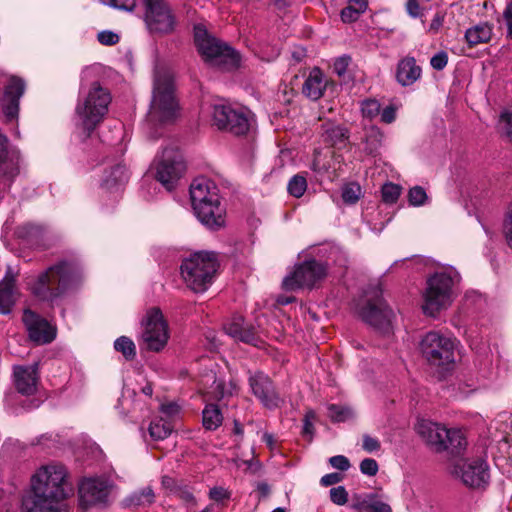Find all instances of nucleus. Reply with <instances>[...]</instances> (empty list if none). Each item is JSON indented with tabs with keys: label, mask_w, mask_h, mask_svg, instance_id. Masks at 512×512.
Masks as SVG:
<instances>
[{
	"label": "nucleus",
	"mask_w": 512,
	"mask_h": 512,
	"mask_svg": "<svg viewBox=\"0 0 512 512\" xmlns=\"http://www.w3.org/2000/svg\"><path fill=\"white\" fill-rule=\"evenodd\" d=\"M179 116V103L175 96L174 78L170 69L157 65L154 69L153 91L146 115L148 133L157 139L158 128L173 124Z\"/></svg>",
	"instance_id": "obj_1"
},
{
	"label": "nucleus",
	"mask_w": 512,
	"mask_h": 512,
	"mask_svg": "<svg viewBox=\"0 0 512 512\" xmlns=\"http://www.w3.org/2000/svg\"><path fill=\"white\" fill-rule=\"evenodd\" d=\"M81 267L76 259H62L42 271L31 283L32 294L40 301L55 303L79 280Z\"/></svg>",
	"instance_id": "obj_2"
},
{
	"label": "nucleus",
	"mask_w": 512,
	"mask_h": 512,
	"mask_svg": "<svg viewBox=\"0 0 512 512\" xmlns=\"http://www.w3.org/2000/svg\"><path fill=\"white\" fill-rule=\"evenodd\" d=\"M190 198L198 220L210 230L225 225V208L221 205L218 188L206 178L198 177L190 185Z\"/></svg>",
	"instance_id": "obj_3"
},
{
	"label": "nucleus",
	"mask_w": 512,
	"mask_h": 512,
	"mask_svg": "<svg viewBox=\"0 0 512 512\" xmlns=\"http://www.w3.org/2000/svg\"><path fill=\"white\" fill-rule=\"evenodd\" d=\"M218 267L216 253L196 252L182 261L180 272L188 288L202 293L213 283Z\"/></svg>",
	"instance_id": "obj_4"
},
{
	"label": "nucleus",
	"mask_w": 512,
	"mask_h": 512,
	"mask_svg": "<svg viewBox=\"0 0 512 512\" xmlns=\"http://www.w3.org/2000/svg\"><path fill=\"white\" fill-rule=\"evenodd\" d=\"M417 432L427 446L437 453L447 452L451 456H459L467 446L466 437L461 430L447 429L429 420L420 421Z\"/></svg>",
	"instance_id": "obj_5"
},
{
	"label": "nucleus",
	"mask_w": 512,
	"mask_h": 512,
	"mask_svg": "<svg viewBox=\"0 0 512 512\" xmlns=\"http://www.w3.org/2000/svg\"><path fill=\"white\" fill-rule=\"evenodd\" d=\"M357 311L361 319L381 333L391 329L394 312L383 298L380 284L370 285L358 303Z\"/></svg>",
	"instance_id": "obj_6"
},
{
	"label": "nucleus",
	"mask_w": 512,
	"mask_h": 512,
	"mask_svg": "<svg viewBox=\"0 0 512 512\" xmlns=\"http://www.w3.org/2000/svg\"><path fill=\"white\" fill-rule=\"evenodd\" d=\"M111 96L107 89L94 82L88 94L76 107L81 125L89 137L108 112Z\"/></svg>",
	"instance_id": "obj_7"
},
{
	"label": "nucleus",
	"mask_w": 512,
	"mask_h": 512,
	"mask_svg": "<svg viewBox=\"0 0 512 512\" xmlns=\"http://www.w3.org/2000/svg\"><path fill=\"white\" fill-rule=\"evenodd\" d=\"M194 42L199 53L209 61L223 64L227 68H236L240 63V55L231 47L223 45L209 35L202 24L194 26Z\"/></svg>",
	"instance_id": "obj_8"
},
{
	"label": "nucleus",
	"mask_w": 512,
	"mask_h": 512,
	"mask_svg": "<svg viewBox=\"0 0 512 512\" xmlns=\"http://www.w3.org/2000/svg\"><path fill=\"white\" fill-rule=\"evenodd\" d=\"M453 285L454 277L447 272H437L428 278L423 305L426 315L434 317L451 303Z\"/></svg>",
	"instance_id": "obj_9"
},
{
	"label": "nucleus",
	"mask_w": 512,
	"mask_h": 512,
	"mask_svg": "<svg viewBox=\"0 0 512 512\" xmlns=\"http://www.w3.org/2000/svg\"><path fill=\"white\" fill-rule=\"evenodd\" d=\"M32 488H42L41 491L66 499L72 493V487L67 481V470L59 463L41 467L31 478Z\"/></svg>",
	"instance_id": "obj_10"
},
{
	"label": "nucleus",
	"mask_w": 512,
	"mask_h": 512,
	"mask_svg": "<svg viewBox=\"0 0 512 512\" xmlns=\"http://www.w3.org/2000/svg\"><path fill=\"white\" fill-rule=\"evenodd\" d=\"M423 357L434 366L454 363L455 339L439 332H428L420 342Z\"/></svg>",
	"instance_id": "obj_11"
},
{
	"label": "nucleus",
	"mask_w": 512,
	"mask_h": 512,
	"mask_svg": "<svg viewBox=\"0 0 512 512\" xmlns=\"http://www.w3.org/2000/svg\"><path fill=\"white\" fill-rule=\"evenodd\" d=\"M144 21L148 31L156 35H168L175 30L176 18L166 0H142Z\"/></svg>",
	"instance_id": "obj_12"
},
{
	"label": "nucleus",
	"mask_w": 512,
	"mask_h": 512,
	"mask_svg": "<svg viewBox=\"0 0 512 512\" xmlns=\"http://www.w3.org/2000/svg\"><path fill=\"white\" fill-rule=\"evenodd\" d=\"M452 474L472 489H484L490 481V469L482 457L461 460L453 466Z\"/></svg>",
	"instance_id": "obj_13"
},
{
	"label": "nucleus",
	"mask_w": 512,
	"mask_h": 512,
	"mask_svg": "<svg viewBox=\"0 0 512 512\" xmlns=\"http://www.w3.org/2000/svg\"><path fill=\"white\" fill-rule=\"evenodd\" d=\"M213 122L219 130L236 136L247 134L251 127V118L247 111L225 104L214 106Z\"/></svg>",
	"instance_id": "obj_14"
},
{
	"label": "nucleus",
	"mask_w": 512,
	"mask_h": 512,
	"mask_svg": "<svg viewBox=\"0 0 512 512\" xmlns=\"http://www.w3.org/2000/svg\"><path fill=\"white\" fill-rule=\"evenodd\" d=\"M185 171L183 156L176 148H165L156 165V179L172 191Z\"/></svg>",
	"instance_id": "obj_15"
},
{
	"label": "nucleus",
	"mask_w": 512,
	"mask_h": 512,
	"mask_svg": "<svg viewBox=\"0 0 512 512\" xmlns=\"http://www.w3.org/2000/svg\"><path fill=\"white\" fill-rule=\"evenodd\" d=\"M325 275L326 266L323 263L315 259L307 260L298 265L293 273L283 279L282 286L286 291H294L302 287L311 288Z\"/></svg>",
	"instance_id": "obj_16"
},
{
	"label": "nucleus",
	"mask_w": 512,
	"mask_h": 512,
	"mask_svg": "<svg viewBox=\"0 0 512 512\" xmlns=\"http://www.w3.org/2000/svg\"><path fill=\"white\" fill-rule=\"evenodd\" d=\"M144 331L142 338L146 344V348L159 352L167 344L168 326L158 307L149 309L144 320Z\"/></svg>",
	"instance_id": "obj_17"
},
{
	"label": "nucleus",
	"mask_w": 512,
	"mask_h": 512,
	"mask_svg": "<svg viewBox=\"0 0 512 512\" xmlns=\"http://www.w3.org/2000/svg\"><path fill=\"white\" fill-rule=\"evenodd\" d=\"M42 488H32L23 495L22 512H69L65 499L53 493H45Z\"/></svg>",
	"instance_id": "obj_18"
},
{
	"label": "nucleus",
	"mask_w": 512,
	"mask_h": 512,
	"mask_svg": "<svg viewBox=\"0 0 512 512\" xmlns=\"http://www.w3.org/2000/svg\"><path fill=\"white\" fill-rule=\"evenodd\" d=\"M248 381L252 394L265 408L271 410L281 406L283 399L276 391L272 379L267 374L257 371L250 375Z\"/></svg>",
	"instance_id": "obj_19"
},
{
	"label": "nucleus",
	"mask_w": 512,
	"mask_h": 512,
	"mask_svg": "<svg viewBox=\"0 0 512 512\" xmlns=\"http://www.w3.org/2000/svg\"><path fill=\"white\" fill-rule=\"evenodd\" d=\"M25 91V82L23 79L12 76L5 87L4 95L1 100L2 110L7 120L12 121L17 118L19 113V101Z\"/></svg>",
	"instance_id": "obj_20"
},
{
	"label": "nucleus",
	"mask_w": 512,
	"mask_h": 512,
	"mask_svg": "<svg viewBox=\"0 0 512 512\" xmlns=\"http://www.w3.org/2000/svg\"><path fill=\"white\" fill-rule=\"evenodd\" d=\"M23 322L27 328L29 338L36 343H50L55 338V332L49 323L37 315L35 312L27 309L23 313Z\"/></svg>",
	"instance_id": "obj_21"
},
{
	"label": "nucleus",
	"mask_w": 512,
	"mask_h": 512,
	"mask_svg": "<svg viewBox=\"0 0 512 512\" xmlns=\"http://www.w3.org/2000/svg\"><path fill=\"white\" fill-rule=\"evenodd\" d=\"M108 494V485L101 479H86L79 486L80 500L85 506L105 502Z\"/></svg>",
	"instance_id": "obj_22"
},
{
	"label": "nucleus",
	"mask_w": 512,
	"mask_h": 512,
	"mask_svg": "<svg viewBox=\"0 0 512 512\" xmlns=\"http://www.w3.org/2000/svg\"><path fill=\"white\" fill-rule=\"evenodd\" d=\"M350 137L348 128L343 125L327 122L321 125V139L330 146L337 149L346 147Z\"/></svg>",
	"instance_id": "obj_23"
},
{
	"label": "nucleus",
	"mask_w": 512,
	"mask_h": 512,
	"mask_svg": "<svg viewBox=\"0 0 512 512\" xmlns=\"http://www.w3.org/2000/svg\"><path fill=\"white\" fill-rule=\"evenodd\" d=\"M422 68L417 65L414 57L406 56L401 59L396 68V80L403 86H410L421 78Z\"/></svg>",
	"instance_id": "obj_24"
},
{
	"label": "nucleus",
	"mask_w": 512,
	"mask_h": 512,
	"mask_svg": "<svg viewBox=\"0 0 512 512\" xmlns=\"http://www.w3.org/2000/svg\"><path fill=\"white\" fill-rule=\"evenodd\" d=\"M327 84L328 80L322 70L314 67L303 83L302 93L310 100L316 101L323 96Z\"/></svg>",
	"instance_id": "obj_25"
},
{
	"label": "nucleus",
	"mask_w": 512,
	"mask_h": 512,
	"mask_svg": "<svg viewBox=\"0 0 512 512\" xmlns=\"http://www.w3.org/2000/svg\"><path fill=\"white\" fill-rule=\"evenodd\" d=\"M15 387L23 395H31L36 391L37 370L35 367H16L14 369Z\"/></svg>",
	"instance_id": "obj_26"
},
{
	"label": "nucleus",
	"mask_w": 512,
	"mask_h": 512,
	"mask_svg": "<svg viewBox=\"0 0 512 512\" xmlns=\"http://www.w3.org/2000/svg\"><path fill=\"white\" fill-rule=\"evenodd\" d=\"M225 329L228 335L246 344L258 346L260 342L255 328L251 325L244 326L241 317L234 319Z\"/></svg>",
	"instance_id": "obj_27"
},
{
	"label": "nucleus",
	"mask_w": 512,
	"mask_h": 512,
	"mask_svg": "<svg viewBox=\"0 0 512 512\" xmlns=\"http://www.w3.org/2000/svg\"><path fill=\"white\" fill-rule=\"evenodd\" d=\"M15 303V275L9 269L0 282V314H9Z\"/></svg>",
	"instance_id": "obj_28"
},
{
	"label": "nucleus",
	"mask_w": 512,
	"mask_h": 512,
	"mask_svg": "<svg viewBox=\"0 0 512 512\" xmlns=\"http://www.w3.org/2000/svg\"><path fill=\"white\" fill-rule=\"evenodd\" d=\"M129 179V173L125 165L116 164L110 170L105 172L102 186L108 190L124 185Z\"/></svg>",
	"instance_id": "obj_29"
},
{
	"label": "nucleus",
	"mask_w": 512,
	"mask_h": 512,
	"mask_svg": "<svg viewBox=\"0 0 512 512\" xmlns=\"http://www.w3.org/2000/svg\"><path fill=\"white\" fill-rule=\"evenodd\" d=\"M492 36V27L488 23H481L469 28L465 33V39L469 46L487 43Z\"/></svg>",
	"instance_id": "obj_30"
},
{
	"label": "nucleus",
	"mask_w": 512,
	"mask_h": 512,
	"mask_svg": "<svg viewBox=\"0 0 512 512\" xmlns=\"http://www.w3.org/2000/svg\"><path fill=\"white\" fill-rule=\"evenodd\" d=\"M367 8V0H348V5L341 10V20L344 23H353L359 19Z\"/></svg>",
	"instance_id": "obj_31"
},
{
	"label": "nucleus",
	"mask_w": 512,
	"mask_h": 512,
	"mask_svg": "<svg viewBox=\"0 0 512 512\" xmlns=\"http://www.w3.org/2000/svg\"><path fill=\"white\" fill-rule=\"evenodd\" d=\"M154 492L151 487H145L139 491L132 493L124 499L125 507L146 506L154 502Z\"/></svg>",
	"instance_id": "obj_32"
},
{
	"label": "nucleus",
	"mask_w": 512,
	"mask_h": 512,
	"mask_svg": "<svg viewBox=\"0 0 512 512\" xmlns=\"http://www.w3.org/2000/svg\"><path fill=\"white\" fill-rule=\"evenodd\" d=\"M383 134L375 127L370 128L365 133L364 151L368 155L376 156L382 146Z\"/></svg>",
	"instance_id": "obj_33"
},
{
	"label": "nucleus",
	"mask_w": 512,
	"mask_h": 512,
	"mask_svg": "<svg viewBox=\"0 0 512 512\" xmlns=\"http://www.w3.org/2000/svg\"><path fill=\"white\" fill-rule=\"evenodd\" d=\"M203 426L207 430L217 429L223 420L219 407L215 404H207L202 412Z\"/></svg>",
	"instance_id": "obj_34"
},
{
	"label": "nucleus",
	"mask_w": 512,
	"mask_h": 512,
	"mask_svg": "<svg viewBox=\"0 0 512 512\" xmlns=\"http://www.w3.org/2000/svg\"><path fill=\"white\" fill-rule=\"evenodd\" d=\"M149 435L153 440L159 441L167 438L172 432V426L163 419H157L150 423Z\"/></svg>",
	"instance_id": "obj_35"
},
{
	"label": "nucleus",
	"mask_w": 512,
	"mask_h": 512,
	"mask_svg": "<svg viewBox=\"0 0 512 512\" xmlns=\"http://www.w3.org/2000/svg\"><path fill=\"white\" fill-rule=\"evenodd\" d=\"M114 348L120 352L126 360H133L136 356V347L134 342L126 336L117 338L114 342Z\"/></svg>",
	"instance_id": "obj_36"
},
{
	"label": "nucleus",
	"mask_w": 512,
	"mask_h": 512,
	"mask_svg": "<svg viewBox=\"0 0 512 512\" xmlns=\"http://www.w3.org/2000/svg\"><path fill=\"white\" fill-rule=\"evenodd\" d=\"M307 189V180L301 174L294 175L288 182V193L296 198H300Z\"/></svg>",
	"instance_id": "obj_37"
},
{
	"label": "nucleus",
	"mask_w": 512,
	"mask_h": 512,
	"mask_svg": "<svg viewBox=\"0 0 512 512\" xmlns=\"http://www.w3.org/2000/svg\"><path fill=\"white\" fill-rule=\"evenodd\" d=\"M382 200L386 204H394L401 194V187L394 183H385L381 189Z\"/></svg>",
	"instance_id": "obj_38"
},
{
	"label": "nucleus",
	"mask_w": 512,
	"mask_h": 512,
	"mask_svg": "<svg viewBox=\"0 0 512 512\" xmlns=\"http://www.w3.org/2000/svg\"><path fill=\"white\" fill-rule=\"evenodd\" d=\"M327 409L328 417L333 422H344L352 415L349 408L337 404H330Z\"/></svg>",
	"instance_id": "obj_39"
},
{
	"label": "nucleus",
	"mask_w": 512,
	"mask_h": 512,
	"mask_svg": "<svg viewBox=\"0 0 512 512\" xmlns=\"http://www.w3.org/2000/svg\"><path fill=\"white\" fill-rule=\"evenodd\" d=\"M361 195V187L357 183H349L342 189V199L346 204H355Z\"/></svg>",
	"instance_id": "obj_40"
},
{
	"label": "nucleus",
	"mask_w": 512,
	"mask_h": 512,
	"mask_svg": "<svg viewBox=\"0 0 512 512\" xmlns=\"http://www.w3.org/2000/svg\"><path fill=\"white\" fill-rule=\"evenodd\" d=\"M367 512H392L389 504L383 502L377 493H370Z\"/></svg>",
	"instance_id": "obj_41"
},
{
	"label": "nucleus",
	"mask_w": 512,
	"mask_h": 512,
	"mask_svg": "<svg viewBox=\"0 0 512 512\" xmlns=\"http://www.w3.org/2000/svg\"><path fill=\"white\" fill-rule=\"evenodd\" d=\"M381 110L380 103L375 99L364 100L361 104L362 115L366 118L373 119L379 115Z\"/></svg>",
	"instance_id": "obj_42"
},
{
	"label": "nucleus",
	"mask_w": 512,
	"mask_h": 512,
	"mask_svg": "<svg viewBox=\"0 0 512 512\" xmlns=\"http://www.w3.org/2000/svg\"><path fill=\"white\" fill-rule=\"evenodd\" d=\"M102 4L110 6L112 8L125 11L133 12L136 9V0H99Z\"/></svg>",
	"instance_id": "obj_43"
},
{
	"label": "nucleus",
	"mask_w": 512,
	"mask_h": 512,
	"mask_svg": "<svg viewBox=\"0 0 512 512\" xmlns=\"http://www.w3.org/2000/svg\"><path fill=\"white\" fill-rule=\"evenodd\" d=\"M427 200V194L421 186H414L409 190L408 201L412 206H421Z\"/></svg>",
	"instance_id": "obj_44"
},
{
	"label": "nucleus",
	"mask_w": 512,
	"mask_h": 512,
	"mask_svg": "<svg viewBox=\"0 0 512 512\" xmlns=\"http://www.w3.org/2000/svg\"><path fill=\"white\" fill-rule=\"evenodd\" d=\"M316 418V414L314 411L309 410L306 412L304 419H303V428H302V435L304 437H308L309 441L312 440L314 435V425L313 421Z\"/></svg>",
	"instance_id": "obj_45"
},
{
	"label": "nucleus",
	"mask_w": 512,
	"mask_h": 512,
	"mask_svg": "<svg viewBox=\"0 0 512 512\" xmlns=\"http://www.w3.org/2000/svg\"><path fill=\"white\" fill-rule=\"evenodd\" d=\"M330 499L336 505H344L348 501V492L344 486H338L330 489Z\"/></svg>",
	"instance_id": "obj_46"
},
{
	"label": "nucleus",
	"mask_w": 512,
	"mask_h": 512,
	"mask_svg": "<svg viewBox=\"0 0 512 512\" xmlns=\"http://www.w3.org/2000/svg\"><path fill=\"white\" fill-rule=\"evenodd\" d=\"M379 466L375 459L365 458L360 463V471L367 476H375L378 473Z\"/></svg>",
	"instance_id": "obj_47"
},
{
	"label": "nucleus",
	"mask_w": 512,
	"mask_h": 512,
	"mask_svg": "<svg viewBox=\"0 0 512 512\" xmlns=\"http://www.w3.org/2000/svg\"><path fill=\"white\" fill-rule=\"evenodd\" d=\"M368 498H370V493L353 495L351 508L354 510L367 512L368 504H369Z\"/></svg>",
	"instance_id": "obj_48"
},
{
	"label": "nucleus",
	"mask_w": 512,
	"mask_h": 512,
	"mask_svg": "<svg viewBox=\"0 0 512 512\" xmlns=\"http://www.w3.org/2000/svg\"><path fill=\"white\" fill-rule=\"evenodd\" d=\"M350 62H351V57L348 55H343L341 57H338L337 59H335V61L333 63V71L338 76H343L346 73Z\"/></svg>",
	"instance_id": "obj_49"
},
{
	"label": "nucleus",
	"mask_w": 512,
	"mask_h": 512,
	"mask_svg": "<svg viewBox=\"0 0 512 512\" xmlns=\"http://www.w3.org/2000/svg\"><path fill=\"white\" fill-rule=\"evenodd\" d=\"M448 63V55L445 51H440L436 53L432 58L430 59V64L433 69L437 71L443 70Z\"/></svg>",
	"instance_id": "obj_50"
},
{
	"label": "nucleus",
	"mask_w": 512,
	"mask_h": 512,
	"mask_svg": "<svg viewBox=\"0 0 512 512\" xmlns=\"http://www.w3.org/2000/svg\"><path fill=\"white\" fill-rule=\"evenodd\" d=\"M97 39L101 44L111 46L117 44L120 37L112 31L105 30L98 33Z\"/></svg>",
	"instance_id": "obj_51"
},
{
	"label": "nucleus",
	"mask_w": 512,
	"mask_h": 512,
	"mask_svg": "<svg viewBox=\"0 0 512 512\" xmlns=\"http://www.w3.org/2000/svg\"><path fill=\"white\" fill-rule=\"evenodd\" d=\"M174 495L186 504L195 505L196 500L192 491L187 486H180L175 490Z\"/></svg>",
	"instance_id": "obj_52"
},
{
	"label": "nucleus",
	"mask_w": 512,
	"mask_h": 512,
	"mask_svg": "<svg viewBox=\"0 0 512 512\" xmlns=\"http://www.w3.org/2000/svg\"><path fill=\"white\" fill-rule=\"evenodd\" d=\"M362 440V448L368 453L378 451L381 447L380 441L368 434H364Z\"/></svg>",
	"instance_id": "obj_53"
},
{
	"label": "nucleus",
	"mask_w": 512,
	"mask_h": 512,
	"mask_svg": "<svg viewBox=\"0 0 512 512\" xmlns=\"http://www.w3.org/2000/svg\"><path fill=\"white\" fill-rule=\"evenodd\" d=\"M330 465L340 471H347L350 468V461L346 456L336 455L329 459Z\"/></svg>",
	"instance_id": "obj_54"
},
{
	"label": "nucleus",
	"mask_w": 512,
	"mask_h": 512,
	"mask_svg": "<svg viewBox=\"0 0 512 512\" xmlns=\"http://www.w3.org/2000/svg\"><path fill=\"white\" fill-rule=\"evenodd\" d=\"M342 480H343V475L340 473L334 472V473H329V474L324 475L320 480V484L322 486L328 487L331 485H335V484L341 482Z\"/></svg>",
	"instance_id": "obj_55"
},
{
	"label": "nucleus",
	"mask_w": 512,
	"mask_h": 512,
	"mask_svg": "<svg viewBox=\"0 0 512 512\" xmlns=\"http://www.w3.org/2000/svg\"><path fill=\"white\" fill-rule=\"evenodd\" d=\"M406 10L407 13L413 18H417L422 15L418 0H407Z\"/></svg>",
	"instance_id": "obj_56"
},
{
	"label": "nucleus",
	"mask_w": 512,
	"mask_h": 512,
	"mask_svg": "<svg viewBox=\"0 0 512 512\" xmlns=\"http://www.w3.org/2000/svg\"><path fill=\"white\" fill-rule=\"evenodd\" d=\"M501 121L504 123V129L509 141L512 142V112H506L501 115Z\"/></svg>",
	"instance_id": "obj_57"
},
{
	"label": "nucleus",
	"mask_w": 512,
	"mask_h": 512,
	"mask_svg": "<svg viewBox=\"0 0 512 512\" xmlns=\"http://www.w3.org/2000/svg\"><path fill=\"white\" fill-rule=\"evenodd\" d=\"M209 497L214 501H222L229 498L228 492L222 487H213L210 489Z\"/></svg>",
	"instance_id": "obj_58"
},
{
	"label": "nucleus",
	"mask_w": 512,
	"mask_h": 512,
	"mask_svg": "<svg viewBox=\"0 0 512 512\" xmlns=\"http://www.w3.org/2000/svg\"><path fill=\"white\" fill-rule=\"evenodd\" d=\"M396 118V110L392 106H387L381 113V121L387 124L392 123Z\"/></svg>",
	"instance_id": "obj_59"
},
{
	"label": "nucleus",
	"mask_w": 512,
	"mask_h": 512,
	"mask_svg": "<svg viewBox=\"0 0 512 512\" xmlns=\"http://www.w3.org/2000/svg\"><path fill=\"white\" fill-rule=\"evenodd\" d=\"M320 151H314V159L311 163V169L316 173H324L328 170L325 164H321L319 160Z\"/></svg>",
	"instance_id": "obj_60"
},
{
	"label": "nucleus",
	"mask_w": 512,
	"mask_h": 512,
	"mask_svg": "<svg viewBox=\"0 0 512 512\" xmlns=\"http://www.w3.org/2000/svg\"><path fill=\"white\" fill-rule=\"evenodd\" d=\"M503 17L507 24L508 36L512 38V1L507 4Z\"/></svg>",
	"instance_id": "obj_61"
},
{
	"label": "nucleus",
	"mask_w": 512,
	"mask_h": 512,
	"mask_svg": "<svg viewBox=\"0 0 512 512\" xmlns=\"http://www.w3.org/2000/svg\"><path fill=\"white\" fill-rule=\"evenodd\" d=\"M162 485L165 489L169 490L173 494L175 493V490L181 486L176 482L174 478L169 476L162 477Z\"/></svg>",
	"instance_id": "obj_62"
},
{
	"label": "nucleus",
	"mask_w": 512,
	"mask_h": 512,
	"mask_svg": "<svg viewBox=\"0 0 512 512\" xmlns=\"http://www.w3.org/2000/svg\"><path fill=\"white\" fill-rule=\"evenodd\" d=\"M257 491L260 494V498H265L270 494V486L266 482H259L257 484Z\"/></svg>",
	"instance_id": "obj_63"
},
{
	"label": "nucleus",
	"mask_w": 512,
	"mask_h": 512,
	"mask_svg": "<svg viewBox=\"0 0 512 512\" xmlns=\"http://www.w3.org/2000/svg\"><path fill=\"white\" fill-rule=\"evenodd\" d=\"M442 24V18L440 16H436L433 20H432V23L430 25V29L432 30H436L438 29Z\"/></svg>",
	"instance_id": "obj_64"
}]
</instances>
